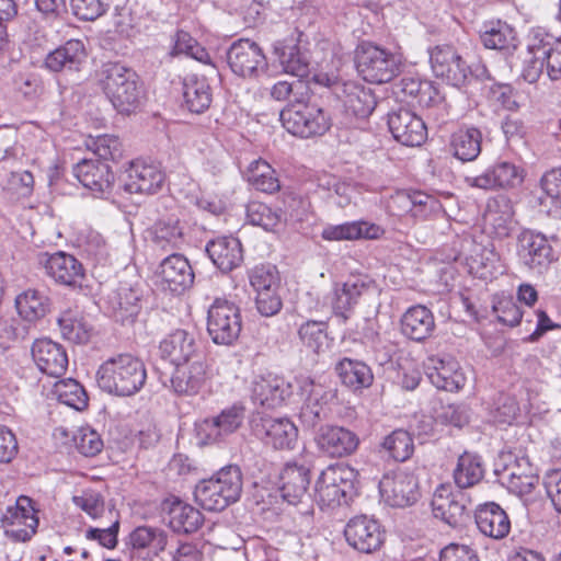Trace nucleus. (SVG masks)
<instances>
[{"mask_svg":"<svg viewBox=\"0 0 561 561\" xmlns=\"http://www.w3.org/2000/svg\"><path fill=\"white\" fill-rule=\"evenodd\" d=\"M159 354L174 366L190 363L199 354L196 334L186 329L172 330L160 341Z\"/></svg>","mask_w":561,"mask_h":561,"instance_id":"dca6fc26","label":"nucleus"},{"mask_svg":"<svg viewBox=\"0 0 561 561\" xmlns=\"http://www.w3.org/2000/svg\"><path fill=\"white\" fill-rule=\"evenodd\" d=\"M344 537L355 550L371 553L382 546L385 530L375 518L358 515L347 522L344 528Z\"/></svg>","mask_w":561,"mask_h":561,"instance_id":"ddd939ff","label":"nucleus"},{"mask_svg":"<svg viewBox=\"0 0 561 561\" xmlns=\"http://www.w3.org/2000/svg\"><path fill=\"white\" fill-rule=\"evenodd\" d=\"M184 230V222L175 214L161 217L152 226V242L163 251L179 250L186 243Z\"/></svg>","mask_w":561,"mask_h":561,"instance_id":"f704fd0d","label":"nucleus"},{"mask_svg":"<svg viewBox=\"0 0 561 561\" xmlns=\"http://www.w3.org/2000/svg\"><path fill=\"white\" fill-rule=\"evenodd\" d=\"M335 371L341 381L353 390H360L371 386L374 375L364 362L344 357L335 365Z\"/></svg>","mask_w":561,"mask_h":561,"instance_id":"37998d69","label":"nucleus"},{"mask_svg":"<svg viewBox=\"0 0 561 561\" xmlns=\"http://www.w3.org/2000/svg\"><path fill=\"white\" fill-rule=\"evenodd\" d=\"M428 54L434 75L451 87L459 89L472 79L482 81L489 78V71L483 64L468 65L453 45H436L428 49Z\"/></svg>","mask_w":561,"mask_h":561,"instance_id":"20e7f679","label":"nucleus"},{"mask_svg":"<svg viewBox=\"0 0 561 561\" xmlns=\"http://www.w3.org/2000/svg\"><path fill=\"white\" fill-rule=\"evenodd\" d=\"M524 181L523 170L508 161H500L488 168L482 174L466 176L470 187L481 190L514 188Z\"/></svg>","mask_w":561,"mask_h":561,"instance_id":"6ab92c4d","label":"nucleus"},{"mask_svg":"<svg viewBox=\"0 0 561 561\" xmlns=\"http://www.w3.org/2000/svg\"><path fill=\"white\" fill-rule=\"evenodd\" d=\"M209 378L207 364L197 358L192 363L175 366L170 378L171 388L179 396H195Z\"/></svg>","mask_w":561,"mask_h":561,"instance_id":"a878e982","label":"nucleus"},{"mask_svg":"<svg viewBox=\"0 0 561 561\" xmlns=\"http://www.w3.org/2000/svg\"><path fill=\"white\" fill-rule=\"evenodd\" d=\"M15 307L25 321L35 322L49 312L50 299L38 290L28 289L16 297Z\"/></svg>","mask_w":561,"mask_h":561,"instance_id":"a18cd8bd","label":"nucleus"},{"mask_svg":"<svg viewBox=\"0 0 561 561\" xmlns=\"http://www.w3.org/2000/svg\"><path fill=\"white\" fill-rule=\"evenodd\" d=\"M249 280L255 293L262 290H279V273L276 266L271 264L254 266L249 271Z\"/></svg>","mask_w":561,"mask_h":561,"instance_id":"052dcab7","label":"nucleus"},{"mask_svg":"<svg viewBox=\"0 0 561 561\" xmlns=\"http://www.w3.org/2000/svg\"><path fill=\"white\" fill-rule=\"evenodd\" d=\"M243 174L247 182L257 191L272 194L280 188L275 170L262 159L252 161Z\"/></svg>","mask_w":561,"mask_h":561,"instance_id":"09e8293b","label":"nucleus"},{"mask_svg":"<svg viewBox=\"0 0 561 561\" xmlns=\"http://www.w3.org/2000/svg\"><path fill=\"white\" fill-rule=\"evenodd\" d=\"M78 181L95 194L108 192L114 183V174L105 162L83 159L73 168Z\"/></svg>","mask_w":561,"mask_h":561,"instance_id":"473e14b6","label":"nucleus"},{"mask_svg":"<svg viewBox=\"0 0 561 561\" xmlns=\"http://www.w3.org/2000/svg\"><path fill=\"white\" fill-rule=\"evenodd\" d=\"M253 431L266 445L275 449H293L298 437L297 427L286 417L261 416L253 421Z\"/></svg>","mask_w":561,"mask_h":561,"instance_id":"a211bd4d","label":"nucleus"},{"mask_svg":"<svg viewBox=\"0 0 561 561\" xmlns=\"http://www.w3.org/2000/svg\"><path fill=\"white\" fill-rule=\"evenodd\" d=\"M32 356L38 369L48 376L60 377L67 370L66 350L51 340H36L32 346Z\"/></svg>","mask_w":561,"mask_h":561,"instance_id":"c756f323","label":"nucleus"},{"mask_svg":"<svg viewBox=\"0 0 561 561\" xmlns=\"http://www.w3.org/2000/svg\"><path fill=\"white\" fill-rule=\"evenodd\" d=\"M390 208L408 211L416 219H431L444 213L442 203L423 192H398L391 197Z\"/></svg>","mask_w":561,"mask_h":561,"instance_id":"393cba45","label":"nucleus"},{"mask_svg":"<svg viewBox=\"0 0 561 561\" xmlns=\"http://www.w3.org/2000/svg\"><path fill=\"white\" fill-rule=\"evenodd\" d=\"M231 71L242 78H256L267 69L263 49L249 38L233 42L226 53Z\"/></svg>","mask_w":561,"mask_h":561,"instance_id":"9b49d317","label":"nucleus"},{"mask_svg":"<svg viewBox=\"0 0 561 561\" xmlns=\"http://www.w3.org/2000/svg\"><path fill=\"white\" fill-rule=\"evenodd\" d=\"M280 121L290 134L301 138L321 136L332 125L330 114L314 104L291 105L280 112Z\"/></svg>","mask_w":561,"mask_h":561,"instance_id":"0eeeda50","label":"nucleus"},{"mask_svg":"<svg viewBox=\"0 0 561 561\" xmlns=\"http://www.w3.org/2000/svg\"><path fill=\"white\" fill-rule=\"evenodd\" d=\"M310 471L305 466L287 465L280 474V495L289 504H297L307 495Z\"/></svg>","mask_w":561,"mask_h":561,"instance_id":"ea45409f","label":"nucleus"},{"mask_svg":"<svg viewBox=\"0 0 561 561\" xmlns=\"http://www.w3.org/2000/svg\"><path fill=\"white\" fill-rule=\"evenodd\" d=\"M242 319L239 307L227 300L217 298L208 309L207 333L218 345H232L239 337Z\"/></svg>","mask_w":561,"mask_h":561,"instance_id":"6e6552de","label":"nucleus"},{"mask_svg":"<svg viewBox=\"0 0 561 561\" xmlns=\"http://www.w3.org/2000/svg\"><path fill=\"white\" fill-rule=\"evenodd\" d=\"M300 394L307 403L327 404L333 393L328 391L321 383H316L312 379L305 377L299 380Z\"/></svg>","mask_w":561,"mask_h":561,"instance_id":"0e129e2a","label":"nucleus"},{"mask_svg":"<svg viewBox=\"0 0 561 561\" xmlns=\"http://www.w3.org/2000/svg\"><path fill=\"white\" fill-rule=\"evenodd\" d=\"M388 126L393 138L408 147L421 146L427 137L425 123L409 108L389 113Z\"/></svg>","mask_w":561,"mask_h":561,"instance_id":"aec40b11","label":"nucleus"},{"mask_svg":"<svg viewBox=\"0 0 561 561\" xmlns=\"http://www.w3.org/2000/svg\"><path fill=\"white\" fill-rule=\"evenodd\" d=\"M358 472L345 463L327 467L316 481V500L322 507L347 505L357 494Z\"/></svg>","mask_w":561,"mask_h":561,"instance_id":"39448f33","label":"nucleus"},{"mask_svg":"<svg viewBox=\"0 0 561 561\" xmlns=\"http://www.w3.org/2000/svg\"><path fill=\"white\" fill-rule=\"evenodd\" d=\"M54 392L60 403L78 411L88 405V394L84 388L75 379H64L55 383Z\"/></svg>","mask_w":561,"mask_h":561,"instance_id":"5fc2aeb1","label":"nucleus"},{"mask_svg":"<svg viewBox=\"0 0 561 561\" xmlns=\"http://www.w3.org/2000/svg\"><path fill=\"white\" fill-rule=\"evenodd\" d=\"M434 330L433 312L425 306L410 307L401 318V332L412 341L423 342L432 336Z\"/></svg>","mask_w":561,"mask_h":561,"instance_id":"58836bf2","label":"nucleus"},{"mask_svg":"<svg viewBox=\"0 0 561 561\" xmlns=\"http://www.w3.org/2000/svg\"><path fill=\"white\" fill-rule=\"evenodd\" d=\"M355 64L364 80L371 83H386L400 73L402 59L398 54L370 42H364L356 48Z\"/></svg>","mask_w":561,"mask_h":561,"instance_id":"423d86ee","label":"nucleus"},{"mask_svg":"<svg viewBox=\"0 0 561 561\" xmlns=\"http://www.w3.org/2000/svg\"><path fill=\"white\" fill-rule=\"evenodd\" d=\"M88 57L85 45L81 39H69L50 51L45 58V66L54 71H80Z\"/></svg>","mask_w":561,"mask_h":561,"instance_id":"2f4dec72","label":"nucleus"},{"mask_svg":"<svg viewBox=\"0 0 561 561\" xmlns=\"http://www.w3.org/2000/svg\"><path fill=\"white\" fill-rule=\"evenodd\" d=\"M318 448L330 457L352 455L358 447L357 435L342 426L324 425L316 437Z\"/></svg>","mask_w":561,"mask_h":561,"instance_id":"b1692460","label":"nucleus"},{"mask_svg":"<svg viewBox=\"0 0 561 561\" xmlns=\"http://www.w3.org/2000/svg\"><path fill=\"white\" fill-rule=\"evenodd\" d=\"M337 100L343 104L345 115L351 118H367L377 104L371 90L354 81L337 85Z\"/></svg>","mask_w":561,"mask_h":561,"instance_id":"bb28decb","label":"nucleus"},{"mask_svg":"<svg viewBox=\"0 0 561 561\" xmlns=\"http://www.w3.org/2000/svg\"><path fill=\"white\" fill-rule=\"evenodd\" d=\"M147 380L142 360L131 354H119L105 360L96 371L99 388L117 397H131L139 392Z\"/></svg>","mask_w":561,"mask_h":561,"instance_id":"f03ea898","label":"nucleus"},{"mask_svg":"<svg viewBox=\"0 0 561 561\" xmlns=\"http://www.w3.org/2000/svg\"><path fill=\"white\" fill-rule=\"evenodd\" d=\"M484 477V468L480 456L463 453L458 458L454 470V480L458 490L471 488L479 483Z\"/></svg>","mask_w":561,"mask_h":561,"instance_id":"49530a36","label":"nucleus"},{"mask_svg":"<svg viewBox=\"0 0 561 561\" xmlns=\"http://www.w3.org/2000/svg\"><path fill=\"white\" fill-rule=\"evenodd\" d=\"M171 56L185 54L199 62L211 65V58L208 51L202 47L187 32L178 31L174 35V44L171 49Z\"/></svg>","mask_w":561,"mask_h":561,"instance_id":"13d9d810","label":"nucleus"},{"mask_svg":"<svg viewBox=\"0 0 561 561\" xmlns=\"http://www.w3.org/2000/svg\"><path fill=\"white\" fill-rule=\"evenodd\" d=\"M374 290V282L365 275H354L344 283L336 284L333 290L331 305L334 313L346 320L347 312L359 299Z\"/></svg>","mask_w":561,"mask_h":561,"instance_id":"4be33fe9","label":"nucleus"},{"mask_svg":"<svg viewBox=\"0 0 561 561\" xmlns=\"http://www.w3.org/2000/svg\"><path fill=\"white\" fill-rule=\"evenodd\" d=\"M139 297L133 289L121 288L117 294V310L123 321H134L139 312Z\"/></svg>","mask_w":561,"mask_h":561,"instance_id":"338daca9","label":"nucleus"},{"mask_svg":"<svg viewBox=\"0 0 561 561\" xmlns=\"http://www.w3.org/2000/svg\"><path fill=\"white\" fill-rule=\"evenodd\" d=\"M379 491L385 502L393 507L410 506L420 495L416 477L403 470L385 474L379 482Z\"/></svg>","mask_w":561,"mask_h":561,"instance_id":"4468645a","label":"nucleus"},{"mask_svg":"<svg viewBox=\"0 0 561 561\" xmlns=\"http://www.w3.org/2000/svg\"><path fill=\"white\" fill-rule=\"evenodd\" d=\"M85 146L103 161H116L123 156L122 142L118 137L113 135L89 137Z\"/></svg>","mask_w":561,"mask_h":561,"instance_id":"4d7b16f0","label":"nucleus"},{"mask_svg":"<svg viewBox=\"0 0 561 561\" xmlns=\"http://www.w3.org/2000/svg\"><path fill=\"white\" fill-rule=\"evenodd\" d=\"M528 50L534 56L543 58L547 75L551 80L561 77V38L545 31H536L528 44Z\"/></svg>","mask_w":561,"mask_h":561,"instance_id":"7c9ffc66","label":"nucleus"},{"mask_svg":"<svg viewBox=\"0 0 561 561\" xmlns=\"http://www.w3.org/2000/svg\"><path fill=\"white\" fill-rule=\"evenodd\" d=\"M242 485L240 468L229 465L213 477L199 481L195 486L194 497L204 510L218 512L240 499Z\"/></svg>","mask_w":561,"mask_h":561,"instance_id":"7ed1b4c3","label":"nucleus"},{"mask_svg":"<svg viewBox=\"0 0 561 561\" xmlns=\"http://www.w3.org/2000/svg\"><path fill=\"white\" fill-rule=\"evenodd\" d=\"M244 411L242 404L236 403L224 409L217 416L205 420L199 426L203 442L206 444L217 443L236 432L244 420Z\"/></svg>","mask_w":561,"mask_h":561,"instance_id":"5701e85b","label":"nucleus"},{"mask_svg":"<svg viewBox=\"0 0 561 561\" xmlns=\"http://www.w3.org/2000/svg\"><path fill=\"white\" fill-rule=\"evenodd\" d=\"M73 504L92 518H99L105 511L103 495L92 489L82 490L80 494L72 496Z\"/></svg>","mask_w":561,"mask_h":561,"instance_id":"680f3d73","label":"nucleus"},{"mask_svg":"<svg viewBox=\"0 0 561 561\" xmlns=\"http://www.w3.org/2000/svg\"><path fill=\"white\" fill-rule=\"evenodd\" d=\"M57 322L64 339L77 344L89 342L92 328L78 310L64 311Z\"/></svg>","mask_w":561,"mask_h":561,"instance_id":"8fccbe9b","label":"nucleus"},{"mask_svg":"<svg viewBox=\"0 0 561 561\" xmlns=\"http://www.w3.org/2000/svg\"><path fill=\"white\" fill-rule=\"evenodd\" d=\"M482 134L478 128H461L453 135L454 156L466 162L473 161L481 152Z\"/></svg>","mask_w":561,"mask_h":561,"instance_id":"de8ad7c7","label":"nucleus"},{"mask_svg":"<svg viewBox=\"0 0 561 561\" xmlns=\"http://www.w3.org/2000/svg\"><path fill=\"white\" fill-rule=\"evenodd\" d=\"M274 54L286 73L305 78L309 73V60L293 38L274 44Z\"/></svg>","mask_w":561,"mask_h":561,"instance_id":"a19ab883","label":"nucleus"},{"mask_svg":"<svg viewBox=\"0 0 561 561\" xmlns=\"http://www.w3.org/2000/svg\"><path fill=\"white\" fill-rule=\"evenodd\" d=\"M503 459L511 460L504 466L501 478L503 483L515 494H529L538 483L539 478L528 458L522 457L512 460V455L507 454L503 455Z\"/></svg>","mask_w":561,"mask_h":561,"instance_id":"cd10ccee","label":"nucleus"},{"mask_svg":"<svg viewBox=\"0 0 561 561\" xmlns=\"http://www.w3.org/2000/svg\"><path fill=\"white\" fill-rule=\"evenodd\" d=\"M160 516L173 533L180 535L193 534L204 524L203 514L175 495L167 496L161 501Z\"/></svg>","mask_w":561,"mask_h":561,"instance_id":"f8f14e48","label":"nucleus"},{"mask_svg":"<svg viewBox=\"0 0 561 561\" xmlns=\"http://www.w3.org/2000/svg\"><path fill=\"white\" fill-rule=\"evenodd\" d=\"M45 273L55 283L70 288L82 286L85 277L84 268L81 262L73 255L66 252H55L53 254H44L41 260Z\"/></svg>","mask_w":561,"mask_h":561,"instance_id":"f3484780","label":"nucleus"},{"mask_svg":"<svg viewBox=\"0 0 561 561\" xmlns=\"http://www.w3.org/2000/svg\"><path fill=\"white\" fill-rule=\"evenodd\" d=\"M540 184L545 193L539 198L540 205L547 207L549 215H561V167L546 172Z\"/></svg>","mask_w":561,"mask_h":561,"instance_id":"864d4df0","label":"nucleus"},{"mask_svg":"<svg viewBox=\"0 0 561 561\" xmlns=\"http://www.w3.org/2000/svg\"><path fill=\"white\" fill-rule=\"evenodd\" d=\"M300 341L314 353H320L328 345L327 323L307 321L298 330Z\"/></svg>","mask_w":561,"mask_h":561,"instance_id":"bf43d9fd","label":"nucleus"},{"mask_svg":"<svg viewBox=\"0 0 561 561\" xmlns=\"http://www.w3.org/2000/svg\"><path fill=\"white\" fill-rule=\"evenodd\" d=\"M247 218L251 225L262 227L266 231H274L287 221L288 216L280 208L273 209L264 203L253 201L247 205Z\"/></svg>","mask_w":561,"mask_h":561,"instance_id":"603ef678","label":"nucleus"},{"mask_svg":"<svg viewBox=\"0 0 561 561\" xmlns=\"http://www.w3.org/2000/svg\"><path fill=\"white\" fill-rule=\"evenodd\" d=\"M183 95L187 108L196 114L204 113L213 102L211 88L204 77L188 76L184 80Z\"/></svg>","mask_w":561,"mask_h":561,"instance_id":"c03bdc74","label":"nucleus"},{"mask_svg":"<svg viewBox=\"0 0 561 561\" xmlns=\"http://www.w3.org/2000/svg\"><path fill=\"white\" fill-rule=\"evenodd\" d=\"M100 87L113 107L122 115L140 108L145 90L136 71L121 62H106L100 71Z\"/></svg>","mask_w":561,"mask_h":561,"instance_id":"f257e3e1","label":"nucleus"},{"mask_svg":"<svg viewBox=\"0 0 561 561\" xmlns=\"http://www.w3.org/2000/svg\"><path fill=\"white\" fill-rule=\"evenodd\" d=\"M108 5V0H71L73 14L83 21H94L106 12Z\"/></svg>","mask_w":561,"mask_h":561,"instance_id":"e2e57ef3","label":"nucleus"},{"mask_svg":"<svg viewBox=\"0 0 561 561\" xmlns=\"http://www.w3.org/2000/svg\"><path fill=\"white\" fill-rule=\"evenodd\" d=\"M381 446L388 456L396 461L408 460L414 451L413 439L409 432L404 430H396L390 433L385 437Z\"/></svg>","mask_w":561,"mask_h":561,"instance_id":"6e6d98bb","label":"nucleus"},{"mask_svg":"<svg viewBox=\"0 0 561 561\" xmlns=\"http://www.w3.org/2000/svg\"><path fill=\"white\" fill-rule=\"evenodd\" d=\"M163 182L164 174L157 165L135 162L127 171L124 188L130 194H154L161 188Z\"/></svg>","mask_w":561,"mask_h":561,"instance_id":"72a5a7b5","label":"nucleus"},{"mask_svg":"<svg viewBox=\"0 0 561 561\" xmlns=\"http://www.w3.org/2000/svg\"><path fill=\"white\" fill-rule=\"evenodd\" d=\"M428 360L427 377L437 389L454 392L463 388L466 377L459 370L457 362L438 357H431Z\"/></svg>","mask_w":561,"mask_h":561,"instance_id":"e433bc0d","label":"nucleus"},{"mask_svg":"<svg viewBox=\"0 0 561 561\" xmlns=\"http://www.w3.org/2000/svg\"><path fill=\"white\" fill-rule=\"evenodd\" d=\"M514 214L512 201L505 195H499L488 202L484 219L497 236L506 237L512 229Z\"/></svg>","mask_w":561,"mask_h":561,"instance_id":"79ce46f5","label":"nucleus"},{"mask_svg":"<svg viewBox=\"0 0 561 561\" xmlns=\"http://www.w3.org/2000/svg\"><path fill=\"white\" fill-rule=\"evenodd\" d=\"M38 517L28 496H20L14 505L4 504L3 525L7 538L14 542H26L36 534Z\"/></svg>","mask_w":561,"mask_h":561,"instance_id":"9d476101","label":"nucleus"},{"mask_svg":"<svg viewBox=\"0 0 561 561\" xmlns=\"http://www.w3.org/2000/svg\"><path fill=\"white\" fill-rule=\"evenodd\" d=\"M471 500L462 490H454L449 484H440L432 497V511L436 518L450 527H460L470 518Z\"/></svg>","mask_w":561,"mask_h":561,"instance_id":"1a4fd4ad","label":"nucleus"},{"mask_svg":"<svg viewBox=\"0 0 561 561\" xmlns=\"http://www.w3.org/2000/svg\"><path fill=\"white\" fill-rule=\"evenodd\" d=\"M480 37L484 47L489 49L508 50L516 47L514 28L500 20L485 24Z\"/></svg>","mask_w":561,"mask_h":561,"instance_id":"3c124183","label":"nucleus"},{"mask_svg":"<svg viewBox=\"0 0 561 561\" xmlns=\"http://www.w3.org/2000/svg\"><path fill=\"white\" fill-rule=\"evenodd\" d=\"M437 420L443 424L462 427L469 422V411L465 404L451 403L442 405Z\"/></svg>","mask_w":561,"mask_h":561,"instance_id":"774afa93","label":"nucleus"},{"mask_svg":"<svg viewBox=\"0 0 561 561\" xmlns=\"http://www.w3.org/2000/svg\"><path fill=\"white\" fill-rule=\"evenodd\" d=\"M293 394V386L284 377L267 374L253 381L252 398L266 408L282 405Z\"/></svg>","mask_w":561,"mask_h":561,"instance_id":"c85d7f7f","label":"nucleus"},{"mask_svg":"<svg viewBox=\"0 0 561 561\" xmlns=\"http://www.w3.org/2000/svg\"><path fill=\"white\" fill-rule=\"evenodd\" d=\"M157 276L162 288L174 294L188 289L195 277L188 260L179 253H172L160 263Z\"/></svg>","mask_w":561,"mask_h":561,"instance_id":"412c9836","label":"nucleus"},{"mask_svg":"<svg viewBox=\"0 0 561 561\" xmlns=\"http://www.w3.org/2000/svg\"><path fill=\"white\" fill-rule=\"evenodd\" d=\"M517 254L526 267L538 274L554 260L552 247L546 236L531 230H525L519 234Z\"/></svg>","mask_w":561,"mask_h":561,"instance_id":"2eb2a0df","label":"nucleus"},{"mask_svg":"<svg viewBox=\"0 0 561 561\" xmlns=\"http://www.w3.org/2000/svg\"><path fill=\"white\" fill-rule=\"evenodd\" d=\"M493 311L500 322L510 327L517 325L523 317L518 305L511 297L499 299L493 305Z\"/></svg>","mask_w":561,"mask_h":561,"instance_id":"69168bd1","label":"nucleus"},{"mask_svg":"<svg viewBox=\"0 0 561 561\" xmlns=\"http://www.w3.org/2000/svg\"><path fill=\"white\" fill-rule=\"evenodd\" d=\"M211 262L224 273L238 267L243 260L242 245L234 237H221L206 245Z\"/></svg>","mask_w":561,"mask_h":561,"instance_id":"4c0bfd02","label":"nucleus"},{"mask_svg":"<svg viewBox=\"0 0 561 561\" xmlns=\"http://www.w3.org/2000/svg\"><path fill=\"white\" fill-rule=\"evenodd\" d=\"M474 519L478 529L484 536L493 539L506 537L511 529L507 514L494 502L480 505L474 513Z\"/></svg>","mask_w":561,"mask_h":561,"instance_id":"c9c22d12","label":"nucleus"}]
</instances>
